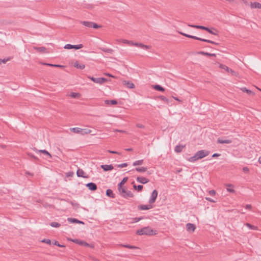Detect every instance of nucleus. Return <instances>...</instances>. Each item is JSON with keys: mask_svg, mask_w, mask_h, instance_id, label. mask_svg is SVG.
I'll return each instance as SVG.
<instances>
[{"mask_svg": "<svg viewBox=\"0 0 261 261\" xmlns=\"http://www.w3.org/2000/svg\"><path fill=\"white\" fill-rule=\"evenodd\" d=\"M210 151L206 150H200L198 151L194 155L189 158L188 161L190 162H195V161L201 159L210 154Z\"/></svg>", "mask_w": 261, "mask_h": 261, "instance_id": "1", "label": "nucleus"}, {"mask_svg": "<svg viewBox=\"0 0 261 261\" xmlns=\"http://www.w3.org/2000/svg\"><path fill=\"white\" fill-rule=\"evenodd\" d=\"M119 195L123 198L127 199L132 198L134 196L133 193L129 190H128L125 187L118 189Z\"/></svg>", "mask_w": 261, "mask_h": 261, "instance_id": "2", "label": "nucleus"}, {"mask_svg": "<svg viewBox=\"0 0 261 261\" xmlns=\"http://www.w3.org/2000/svg\"><path fill=\"white\" fill-rule=\"evenodd\" d=\"M153 230L149 226L145 227L141 229H139L136 231V233L138 235L142 236V235H153L155 234V233L153 232Z\"/></svg>", "mask_w": 261, "mask_h": 261, "instance_id": "3", "label": "nucleus"}, {"mask_svg": "<svg viewBox=\"0 0 261 261\" xmlns=\"http://www.w3.org/2000/svg\"><path fill=\"white\" fill-rule=\"evenodd\" d=\"M179 33L180 34H181L182 35H183L184 36H186V37H187L188 38H192V39H195V40H200V41H203V42H206L212 43V44H216V45L218 44V43H217L216 42H214L213 41L210 40H208V39H203V38H200V37H197V36H193V35H189V34H186V33H182V32H179Z\"/></svg>", "mask_w": 261, "mask_h": 261, "instance_id": "4", "label": "nucleus"}, {"mask_svg": "<svg viewBox=\"0 0 261 261\" xmlns=\"http://www.w3.org/2000/svg\"><path fill=\"white\" fill-rule=\"evenodd\" d=\"M84 26L89 28H94V29H98L101 27L100 25H98L96 23L91 21H83L81 22Z\"/></svg>", "mask_w": 261, "mask_h": 261, "instance_id": "5", "label": "nucleus"}, {"mask_svg": "<svg viewBox=\"0 0 261 261\" xmlns=\"http://www.w3.org/2000/svg\"><path fill=\"white\" fill-rule=\"evenodd\" d=\"M88 78L90 79L93 82L99 84H102L108 81L107 79L105 77L96 78L93 76H88Z\"/></svg>", "mask_w": 261, "mask_h": 261, "instance_id": "6", "label": "nucleus"}, {"mask_svg": "<svg viewBox=\"0 0 261 261\" xmlns=\"http://www.w3.org/2000/svg\"><path fill=\"white\" fill-rule=\"evenodd\" d=\"M158 192L156 190H154L152 191V192L150 195L149 200V204H152L155 202V200L158 196Z\"/></svg>", "mask_w": 261, "mask_h": 261, "instance_id": "7", "label": "nucleus"}, {"mask_svg": "<svg viewBox=\"0 0 261 261\" xmlns=\"http://www.w3.org/2000/svg\"><path fill=\"white\" fill-rule=\"evenodd\" d=\"M83 47V45L82 44H77V45H72L70 44H66L64 48L65 49H79L82 48Z\"/></svg>", "mask_w": 261, "mask_h": 261, "instance_id": "8", "label": "nucleus"}, {"mask_svg": "<svg viewBox=\"0 0 261 261\" xmlns=\"http://www.w3.org/2000/svg\"><path fill=\"white\" fill-rule=\"evenodd\" d=\"M201 30H205L212 35H218V31L214 28H209L206 27L202 26Z\"/></svg>", "mask_w": 261, "mask_h": 261, "instance_id": "9", "label": "nucleus"}, {"mask_svg": "<svg viewBox=\"0 0 261 261\" xmlns=\"http://www.w3.org/2000/svg\"><path fill=\"white\" fill-rule=\"evenodd\" d=\"M136 180L137 182L142 184H147L149 181V180L148 178L143 176H138L136 178Z\"/></svg>", "mask_w": 261, "mask_h": 261, "instance_id": "10", "label": "nucleus"}, {"mask_svg": "<svg viewBox=\"0 0 261 261\" xmlns=\"http://www.w3.org/2000/svg\"><path fill=\"white\" fill-rule=\"evenodd\" d=\"M86 186L91 191H95L97 189V185L94 182H89Z\"/></svg>", "mask_w": 261, "mask_h": 261, "instance_id": "11", "label": "nucleus"}, {"mask_svg": "<svg viewBox=\"0 0 261 261\" xmlns=\"http://www.w3.org/2000/svg\"><path fill=\"white\" fill-rule=\"evenodd\" d=\"M134 46L142 48L144 49H149L151 48V46L144 45L141 43L134 42Z\"/></svg>", "mask_w": 261, "mask_h": 261, "instance_id": "12", "label": "nucleus"}, {"mask_svg": "<svg viewBox=\"0 0 261 261\" xmlns=\"http://www.w3.org/2000/svg\"><path fill=\"white\" fill-rule=\"evenodd\" d=\"M138 208L140 211L148 210L152 208L151 204L147 205H139Z\"/></svg>", "mask_w": 261, "mask_h": 261, "instance_id": "13", "label": "nucleus"}, {"mask_svg": "<svg viewBox=\"0 0 261 261\" xmlns=\"http://www.w3.org/2000/svg\"><path fill=\"white\" fill-rule=\"evenodd\" d=\"M72 242L75 243H76V244L81 245L82 246H89V244L88 243H87L85 241H82V240H79V239H74V240H72Z\"/></svg>", "mask_w": 261, "mask_h": 261, "instance_id": "14", "label": "nucleus"}, {"mask_svg": "<svg viewBox=\"0 0 261 261\" xmlns=\"http://www.w3.org/2000/svg\"><path fill=\"white\" fill-rule=\"evenodd\" d=\"M105 171H108L113 169L114 167L112 165H102L100 166Z\"/></svg>", "mask_w": 261, "mask_h": 261, "instance_id": "15", "label": "nucleus"}, {"mask_svg": "<svg viewBox=\"0 0 261 261\" xmlns=\"http://www.w3.org/2000/svg\"><path fill=\"white\" fill-rule=\"evenodd\" d=\"M67 220H68V221L69 222L71 223H75L82 224H84V223L83 221L79 220H77V219H75V218H68L67 219Z\"/></svg>", "mask_w": 261, "mask_h": 261, "instance_id": "16", "label": "nucleus"}, {"mask_svg": "<svg viewBox=\"0 0 261 261\" xmlns=\"http://www.w3.org/2000/svg\"><path fill=\"white\" fill-rule=\"evenodd\" d=\"M186 228L187 230L192 231V232H193L196 228L194 224L190 223L186 224Z\"/></svg>", "mask_w": 261, "mask_h": 261, "instance_id": "17", "label": "nucleus"}, {"mask_svg": "<svg viewBox=\"0 0 261 261\" xmlns=\"http://www.w3.org/2000/svg\"><path fill=\"white\" fill-rule=\"evenodd\" d=\"M123 85H125L127 88L130 89H133L135 87V85L133 83L129 81H124L123 82Z\"/></svg>", "mask_w": 261, "mask_h": 261, "instance_id": "18", "label": "nucleus"}, {"mask_svg": "<svg viewBox=\"0 0 261 261\" xmlns=\"http://www.w3.org/2000/svg\"><path fill=\"white\" fill-rule=\"evenodd\" d=\"M84 171L81 169H79L76 171V175L78 177H81L83 178H87V176H85Z\"/></svg>", "mask_w": 261, "mask_h": 261, "instance_id": "19", "label": "nucleus"}, {"mask_svg": "<svg viewBox=\"0 0 261 261\" xmlns=\"http://www.w3.org/2000/svg\"><path fill=\"white\" fill-rule=\"evenodd\" d=\"M128 178L127 177H124L122 180L118 184V189L123 188V185L127 181Z\"/></svg>", "mask_w": 261, "mask_h": 261, "instance_id": "20", "label": "nucleus"}, {"mask_svg": "<svg viewBox=\"0 0 261 261\" xmlns=\"http://www.w3.org/2000/svg\"><path fill=\"white\" fill-rule=\"evenodd\" d=\"M118 42H122L123 43H125V44H127L129 45H134V42H133L132 41H129V40H126V39H119V40H117Z\"/></svg>", "mask_w": 261, "mask_h": 261, "instance_id": "21", "label": "nucleus"}, {"mask_svg": "<svg viewBox=\"0 0 261 261\" xmlns=\"http://www.w3.org/2000/svg\"><path fill=\"white\" fill-rule=\"evenodd\" d=\"M250 7L251 8H258L261 9V4L258 2L251 3Z\"/></svg>", "mask_w": 261, "mask_h": 261, "instance_id": "22", "label": "nucleus"}, {"mask_svg": "<svg viewBox=\"0 0 261 261\" xmlns=\"http://www.w3.org/2000/svg\"><path fill=\"white\" fill-rule=\"evenodd\" d=\"M231 140L228 139L222 140L219 138L217 140V143L219 144H229L231 143Z\"/></svg>", "mask_w": 261, "mask_h": 261, "instance_id": "23", "label": "nucleus"}, {"mask_svg": "<svg viewBox=\"0 0 261 261\" xmlns=\"http://www.w3.org/2000/svg\"><path fill=\"white\" fill-rule=\"evenodd\" d=\"M106 195L109 197L114 198L115 197V195L113 193V192L111 189H108L106 191Z\"/></svg>", "mask_w": 261, "mask_h": 261, "instance_id": "24", "label": "nucleus"}, {"mask_svg": "<svg viewBox=\"0 0 261 261\" xmlns=\"http://www.w3.org/2000/svg\"><path fill=\"white\" fill-rule=\"evenodd\" d=\"M135 170L138 172L143 173L146 172L147 170V168L144 167H136L135 169Z\"/></svg>", "mask_w": 261, "mask_h": 261, "instance_id": "25", "label": "nucleus"}, {"mask_svg": "<svg viewBox=\"0 0 261 261\" xmlns=\"http://www.w3.org/2000/svg\"><path fill=\"white\" fill-rule=\"evenodd\" d=\"M100 49L105 53H107L109 54H112L114 52V50L112 48L100 47Z\"/></svg>", "mask_w": 261, "mask_h": 261, "instance_id": "26", "label": "nucleus"}, {"mask_svg": "<svg viewBox=\"0 0 261 261\" xmlns=\"http://www.w3.org/2000/svg\"><path fill=\"white\" fill-rule=\"evenodd\" d=\"M226 186L227 187L226 189L228 192H231V193H235V191L233 189V186L232 184H227Z\"/></svg>", "mask_w": 261, "mask_h": 261, "instance_id": "27", "label": "nucleus"}, {"mask_svg": "<svg viewBox=\"0 0 261 261\" xmlns=\"http://www.w3.org/2000/svg\"><path fill=\"white\" fill-rule=\"evenodd\" d=\"M184 147L183 145H176L175 147V151L177 153H179L182 151Z\"/></svg>", "mask_w": 261, "mask_h": 261, "instance_id": "28", "label": "nucleus"}, {"mask_svg": "<svg viewBox=\"0 0 261 261\" xmlns=\"http://www.w3.org/2000/svg\"><path fill=\"white\" fill-rule=\"evenodd\" d=\"M153 88L159 91L164 92L165 91V89L159 85H156L153 86Z\"/></svg>", "mask_w": 261, "mask_h": 261, "instance_id": "29", "label": "nucleus"}, {"mask_svg": "<svg viewBox=\"0 0 261 261\" xmlns=\"http://www.w3.org/2000/svg\"><path fill=\"white\" fill-rule=\"evenodd\" d=\"M74 67L80 69H84L85 67V65L82 64H79L77 62H76L74 64Z\"/></svg>", "mask_w": 261, "mask_h": 261, "instance_id": "30", "label": "nucleus"}, {"mask_svg": "<svg viewBox=\"0 0 261 261\" xmlns=\"http://www.w3.org/2000/svg\"><path fill=\"white\" fill-rule=\"evenodd\" d=\"M198 54H200V55H203L208 56H210V57H215L216 56V55L215 54L208 53L204 52L203 51H199L198 53Z\"/></svg>", "mask_w": 261, "mask_h": 261, "instance_id": "31", "label": "nucleus"}, {"mask_svg": "<svg viewBox=\"0 0 261 261\" xmlns=\"http://www.w3.org/2000/svg\"><path fill=\"white\" fill-rule=\"evenodd\" d=\"M71 131L73 132L74 133L76 134H81L82 131V128L79 127H73L70 128Z\"/></svg>", "mask_w": 261, "mask_h": 261, "instance_id": "32", "label": "nucleus"}, {"mask_svg": "<svg viewBox=\"0 0 261 261\" xmlns=\"http://www.w3.org/2000/svg\"><path fill=\"white\" fill-rule=\"evenodd\" d=\"M105 103L107 105H110V104H111V105H116L117 103V101L115 100V99H113V100H106L105 101Z\"/></svg>", "mask_w": 261, "mask_h": 261, "instance_id": "33", "label": "nucleus"}, {"mask_svg": "<svg viewBox=\"0 0 261 261\" xmlns=\"http://www.w3.org/2000/svg\"><path fill=\"white\" fill-rule=\"evenodd\" d=\"M69 96L72 98H79L80 97L81 94L80 93L71 92Z\"/></svg>", "mask_w": 261, "mask_h": 261, "instance_id": "34", "label": "nucleus"}, {"mask_svg": "<svg viewBox=\"0 0 261 261\" xmlns=\"http://www.w3.org/2000/svg\"><path fill=\"white\" fill-rule=\"evenodd\" d=\"M91 132H92V130L89 129H87V128L82 129V131H81V134L82 135H84L86 134H90Z\"/></svg>", "mask_w": 261, "mask_h": 261, "instance_id": "35", "label": "nucleus"}, {"mask_svg": "<svg viewBox=\"0 0 261 261\" xmlns=\"http://www.w3.org/2000/svg\"><path fill=\"white\" fill-rule=\"evenodd\" d=\"M241 89L243 92H245L247 93H248L249 95H253L254 94V93L251 90L247 89L246 87H243Z\"/></svg>", "mask_w": 261, "mask_h": 261, "instance_id": "36", "label": "nucleus"}, {"mask_svg": "<svg viewBox=\"0 0 261 261\" xmlns=\"http://www.w3.org/2000/svg\"><path fill=\"white\" fill-rule=\"evenodd\" d=\"M133 188L135 190H137L138 192H140L142 190L143 187L142 185H138V186H136V185H134Z\"/></svg>", "mask_w": 261, "mask_h": 261, "instance_id": "37", "label": "nucleus"}, {"mask_svg": "<svg viewBox=\"0 0 261 261\" xmlns=\"http://www.w3.org/2000/svg\"><path fill=\"white\" fill-rule=\"evenodd\" d=\"M143 163V160H140L135 161L133 165L134 166H138V165H141Z\"/></svg>", "mask_w": 261, "mask_h": 261, "instance_id": "38", "label": "nucleus"}, {"mask_svg": "<svg viewBox=\"0 0 261 261\" xmlns=\"http://www.w3.org/2000/svg\"><path fill=\"white\" fill-rule=\"evenodd\" d=\"M121 246L124 247H125V248H129V249H134L137 248V247L136 246H133V245H127V244L121 245Z\"/></svg>", "mask_w": 261, "mask_h": 261, "instance_id": "39", "label": "nucleus"}, {"mask_svg": "<svg viewBox=\"0 0 261 261\" xmlns=\"http://www.w3.org/2000/svg\"><path fill=\"white\" fill-rule=\"evenodd\" d=\"M50 225L53 227H59L61 226V224L56 222H53L50 224Z\"/></svg>", "mask_w": 261, "mask_h": 261, "instance_id": "40", "label": "nucleus"}, {"mask_svg": "<svg viewBox=\"0 0 261 261\" xmlns=\"http://www.w3.org/2000/svg\"><path fill=\"white\" fill-rule=\"evenodd\" d=\"M246 225L249 228V229H253V230H256L257 229V227L255 226H254V225H252L249 223H247L246 224Z\"/></svg>", "mask_w": 261, "mask_h": 261, "instance_id": "41", "label": "nucleus"}, {"mask_svg": "<svg viewBox=\"0 0 261 261\" xmlns=\"http://www.w3.org/2000/svg\"><path fill=\"white\" fill-rule=\"evenodd\" d=\"M142 219H143V217H142L133 218L132 219V220H133L132 223L138 222H139V221H140Z\"/></svg>", "mask_w": 261, "mask_h": 261, "instance_id": "42", "label": "nucleus"}, {"mask_svg": "<svg viewBox=\"0 0 261 261\" xmlns=\"http://www.w3.org/2000/svg\"><path fill=\"white\" fill-rule=\"evenodd\" d=\"M39 152H42L43 154H46V155L49 156L50 158H51V155H50V154L47 150H46L45 149H44V150H40Z\"/></svg>", "mask_w": 261, "mask_h": 261, "instance_id": "43", "label": "nucleus"}, {"mask_svg": "<svg viewBox=\"0 0 261 261\" xmlns=\"http://www.w3.org/2000/svg\"><path fill=\"white\" fill-rule=\"evenodd\" d=\"M220 68L225 70L227 72H229V68L228 67H227V66H226L225 65L221 64L220 65Z\"/></svg>", "mask_w": 261, "mask_h": 261, "instance_id": "44", "label": "nucleus"}, {"mask_svg": "<svg viewBox=\"0 0 261 261\" xmlns=\"http://www.w3.org/2000/svg\"><path fill=\"white\" fill-rule=\"evenodd\" d=\"M10 60V58H8L6 59H0V64H2V63L5 64L6 62Z\"/></svg>", "mask_w": 261, "mask_h": 261, "instance_id": "45", "label": "nucleus"}, {"mask_svg": "<svg viewBox=\"0 0 261 261\" xmlns=\"http://www.w3.org/2000/svg\"><path fill=\"white\" fill-rule=\"evenodd\" d=\"M41 242L44 243L49 245L51 244V240L49 239H44L41 241Z\"/></svg>", "mask_w": 261, "mask_h": 261, "instance_id": "46", "label": "nucleus"}, {"mask_svg": "<svg viewBox=\"0 0 261 261\" xmlns=\"http://www.w3.org/2000/svg\"><path fill=\"white\" fill-rule=\"evenodd\" d=\"M35 49L40 52H44L46 49L44 47H36Z\"/></svg>", "mask_w": 261, "mask_h": 261, "instance_id": "47", "label": "nucleus"}, {"mask_svg": "<svg viewBox=\"0 0 261 261\" xmlns=\"http://www.w3.org/2000/svg\"><path fill=\"white\" fill-rule=\"evenodd\" d=\"M188 26L193 28L199 29H201V28H202V25H199L188 24Z\"/></svg>", "mask_w": 261, "mask_h": 261, "instance_id": "48", "label": "nucleus"}, {"mask_svg": "<svg viewBox=\"0 0 261 261\" xmlns=\"http://www.w3.org/2000/svg\"><path fill=\"white\" fill-rule=\"evenodd\" d=\"M127 165H128L127 163H122L121 164H118L117 165V166L118 168H123V167H125L127 166Z\"/></svg>", "mask_w": 261, "mask_h": 261, "instance_id": "49", "label": "nucleus"}, {"mask_svg": "<svg viewBox=\"0 0 261 261\" xmlns=\"http://www.w3.org/2000/svg\"><path fill=\"white\" fill-rule=\"evenodd\" d=\"M160 98L162 100L165 101L166 102H168V99L166 97L164 96H161Z\"/></svg>", "mask_w": 261, "mask_h": 261, "instance_id": "50", "label": "nucleus"}, {"mask_svg": "<svg viewBox=\"0 0 261 261\" xmlns=\"http://www.w3.org/2000/svg\"><path fill=\"white\" fill-rule=\"evenodd\" d=\"M69 202L73 206L79 207V204L77 203H74V202L71 201H70Z\"/></svg>", "mask_w": 261, "mask_h": 261, "instance_id": "51", "label": "nucleus"}, {"mask_svg": "<svg viewBox=\"0 0 261 261\" xmlns=\"http://www.w3.org/2000/svg\"><path fill=\"white\" fill-rule=\"evenodd\" d=\"M54 245H55L57 246H59L60 247H65L64 245L60 244L58 241H55L54 243Z\"/></svg>", "mask_w": 261, "mask_h": 261, "instance_id": "52", "label": "nucleus"}, {"mask_svg": "<svg viewBox=\"0 0 261 261\" xmlns=\"http://www.w3.org/2000/svg\"><path fill=\"white\" fill-rule=\"evenodd\" d=\"M208 193H209V194L211 196H214L216 194V192L214 190L209 191Z\"/></svg>", "mask_w": 261, "mask_h": 261, "instance_id": "53", "label": "nucleus"}, {"mask_svg": "<svg viewBox=\"0 0 261 261\" xmlns=\"http://www.w3.org/2000/svg\"><path fill=\"white\" fill-rule=\"evenodd\" d=\"M136 126L138 128H144L145 127V126L142 124H140V123H137L136 124Z\"/></svg>", "mask_w": 261, "mask_h": 261, "instance_id": "54", "label": "nucleus"}, {"mask_svg": "<svg viewBox=\"0 0 261 261\" xmlns=\"http://www.w3.org/2000/svg\"><path fill=\"white\" fill-rule=\"evenodd\" d=\"M243 170L246 173H248L249 171V168L247 167H244L243 168Z\"/></svg>", "mask_w": 261, "mask_h": 261, "instance_id": "55", "label": "nucleus"}, {"mask_svg": "<svg viewBox=\"0 0 261 261\" xmlns=\"http://www.w3.org/2000/svg\"><path fill=\"white\" fill-rule=\"evenodd\" d=\"M108 151L111 153H113V154H119V153L117 151H112V150H108Z\"/></svg>", "mask_w": 261, "mask_h": 261, "instance_id": "56", "label": "nucleus"}, {"mask_svg": "<svg viewBox=\"0 0 261 261\" xmlns=\"http://www.w3.org/2000/svg\"><path fill=\"white\" fill-rule=\"evenodd\" d=\"M206 200L212 202H215V201L209 197H205Z\"/></svg>", "mask_w": 261, "mask_h": 261, "instance_id": "57", "label": "nucleus"}, {"mask_svg": "<svg viewBox=\"0 0 261 261\" xmlns=\"http://www.w3.org/2000/svg\"><path fill=\"white\" fill-rule=\"evenodd\" d=\"M220 156V154L217 153H214L212 155V158L218 157V156Z\"/></svg>", "mask_w": 261, "mask_h": 261, "instance_id": "58", "label": "nucleus"}, {"mask_svg": "<svg viewBox=\"0 0 261 261\" xmlns=\"http://www.w3.org/2000/svg\"><path fill=\"white\" fill-rule=\"evenodd\" d=\"M252 207L251 206V204H246V206H245V208L246 209H251Z\"/></svg>", "mask_w": 261, "mask_h": 261, "instance_id": "59", "label": "nucleus"}, {"mask_svg": "<svg viewBox=\"0 0 261 261\" xmlns=\"http://www.w3.org/2000/svg\"><path fill=\"white\" fill-rule=\"evenodd\" d=\"M44 64L49 66H52V67H54V64H50V63H44Z\"/></svg>", "mask_w": 261, "mask_h": 261, "instance_id": "60", "label": "nucleus"}, {"mask_svg": "<svg viewBox=\"0 0 261 261\" xmlns=\"http://www.w3.org/2000/svg\"><path fill=\"white\" fill-rule=\"evenodd\" d=\"M54 67H63V66H62V65H56V64H55V65H54Z\"/></svg>", "mask_w": 261, "mask_h": 261, "instance_id": "61", "label": "nucleus"}, {"mask_svg": "<svg viewBox=\"0 0 261 261\" xmlns=\"http://www.w3.org/2000/svg\"><path fill=\"white\" fill-rule=\"evenodd\" d=\"M173 97V98H174L175 100H177V101H181V100H179L177 97Z\"/></svg>", "mask_w": 261, "mask_h": 261, "instance_id": "62", "label": "nucleus"}, {"mask_svg": "<svg viewBox=\"0 0 261 261\" xmlns=\"http://www.w3.org/2000/svg\"><path fill=\"white\" fill-rule=\"evenodd\" d=\"M258 161L261 164V156L259 157Z\"/></svg>", "mask_w": 261, "mask_h": 261, "instance_id": "63", "label": "nucleus"}, {"mask_svg": "<svg viewBox=\"0 0 261 261\" xmlns=\"http://www.w3.org/2000/svg\"><path fill=\"white\" fill-rule=\"evenodd\" d=\"M229 72H230L231 73H233L234 72V71L233 70H232L231 69H229Z\"/></svg>", "mask_w": 261, "mask_h": 261, "instance_id": "64", "label": "nucleus"}]
</instances>
